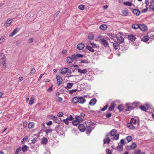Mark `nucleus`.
Returning <instances> with one entry per match:
<instances>
[{"label":"nucleus","mask_w":154,"mask_h":154,"mask_svg":"<svg viewBox=\"0 0 154 154\" xmlns=\"http://www.w3.org/2000/svg\"><path fill=\"white\" fill-rule=\"evenodd\" d=\"M130 122L134 125L136 126V128H137L139 125V121L138 119H134L133 118H132L130 121Z\"/></svg>","instance_id":"1"},{"label":"nucleus","mask_w":154,"mask_h":154,"mask_svg":"<svg viewBox=\"0 0 154 154\" xmlns=\"http://www.w3.org/2000/svg\"><path fill=\"white\" fill-rule=\"evenodd\" d=\"M56 79L57 80V85H59L62 82L63 79L59 75H57L56 76Z\"/></svg>","instance_id":"2"},{"label":"nucleus","mask_w":154,"mask_h":154,"mask_svg":"<svg viewBox=\"0 0 154 154\" xmlns=\"http://www.w3.org/2000/svg\"><path fill=\"white\" fill-rule=\"evenodd\" d=\"M114 42H111V43H112L113 44V47L114 48L117 50L119 49L120 46L118 42L116 41L115 40H114Z\"/></svg>","instance_id":"3"},{"label":"nucleus","mask_w":154,"mask_h":154,"mask_svg":"<svg viewBox=\"0 0 154 154\" xmlns=\"http://www.w3.org/2000/svg\"><path fill=\"white\" fill-rule=\"evenodd\" d=\"M13 21V19H8L5 23L4 26L6 27H8L11 24Z\"/></svg>","instance_id":"4"},{"label":"nucleus","mask_w":154,"mask_h":154,"mask_svg":"<svg viewBox=\"0 0 154 154\" xmlns=\"http://www.w3.org/2000/svg\"><path fill=\"white\" fill-rule=\"evenodd\" d=\"M116 38L119 44L122 43L124 42V39L122 36L120 35L118 36Z\"/></svg>","instance_id":"5"},{"label":"nucleus","mask_w":154,"mask_h":154,"mask_svg":"<svg viewBox=\"0 0 154 154\" xmlns=\"http://www.w3.org/2000/svg\"><path fill=\"white\" fill-rule=\"evenodd\" d=\"M127 127L130 129L131 130H134L136 128V126H134L131 122L128 123L127 125Z\"/></svg>","instance_id":"6"},{"label":"nucleus","mask_w":154,"mask_h":154,"mask_svg":"<svg viewBox=\"0 0 154 154\" xmlns=\"http://www.w3.org/2000/svg\"><path fill=\"white\" fill-rule=\"evenodd\" d=\"M139 28L140 29L143 31H146L147 29V28L146 26L144 24L140 25Z\"/></svg>","instance_id":"7"},{"label":"nucleus","mask_w":154,"mask_h":154,"mask_svg":"<svg viewBox=\"0 0 154 154\" xmlns=\"http://www.w3.org/2000/svg\"><path fill=\"white\" fill-rule=\"evenodd\" d=\"M103 45L106 47H109V44L107 41L105 39H102L100 42Z\"/></svg>","instance_id":"8"},{"label":"nucleus","mask_w":154,"mask_h":154,"mask_svg":"<svg viewBox=\"0 0 154 154\" xmlns=\"http://www.w3.org/2000/svg\"><path fill=\"white\" fill-rule=\"evenodd\" d=\"M136 146L137 145L136 143L133 142L131 145L127 146V149H134L136 147Z\"/></svg>","instance_id":"9"},{"label":"nucleus","mask_w":154,"mask_h":154,"mask_svg":"<svg viewBox=\"0 0 154 154\" xmlns=\"http://www.w3.org/2000/svg\"><path fill=\"white\" fill-rule=\"evenodd\" d=\"M107 35L110 38H109V40L110 42H112V41H114V38L115 37V35L114 34H112L111 33H109L107 34Z\"/></svg>","instance_id":"10"},{"label":"nucleus","mask_w":154,"mask_h":154,"mask_svg":"<svg viewBox=\"0 0 154 154\" xmlns=\"http://www.w3.org/2000/svg\"><path fill=\"white\" fill-rule=\"evenodd\" d=\"M86 101V100L83 97H79L78 103L80 104H83Z\"/></svg>","instance_id":"11"},{"label":"nucleus","mask_w":154,"mask_h":154,"mask_svg":"<svg viewBox=\"0 0 154 154\" xmlns=\"http://www.w3.org/2000/svg\"><path fill=\"white\" fill-rule=\"evenodd\" d=\"M68 71V68H62L60 72V73L63 75L66 74Z\"/></svg>","instance_id":"12"},{"label":"nucleus","mask_w":154,"mask_h":154,"mask_svg":"<svg viewBox=\"0 0 154 154\" xmlns=\"http://www.w3.org/2000/svg\"><path fill=\"white\" fill-rule=\"evenodd\" d=\"M79 130L82 132H84L85 130V127L83 124L79 125L78 127Z\"/></svg>","instance_id":"13"},{"label":"nucleus","mask_w":154,"mask_h":154,"mask_svg":"<svg viewBox=\"0 0 154 154\" xmlns=\"http://www.w3.org/2000/svg\"><path fill=\"white\" fill-rule=\"evenodd\" d=\"M97 102V100L95 98H93L90 101L89 103V104L91 106H93Z\"/></svg>","instance_id":"14"},{"label":"nucleus","mask_w":154,"mask_h":154,"mask_svg":"<svg viewBox=\"0 0 154 154\" xmlns=\"http://www.w3.org/2000/svg\"><path fill=\"white\" fill-rule=\"evenodd\" d=\"M116 105L115 103L112 102L111 103V105L109 109V110L112 111L116 106Z\"/></svg>","instance_id":"15"},{"label":"nucleus","mask_w":154,"mask_h":154,"mask_svg":"<svg viewBox=\"0 0 154 154\" xmlns=\"http://www.w3.org/2000/svg\"><path fill=\"white\" fill-rule=\"evenodd\" d=\"M19 31V30H18L17 28H16L14 31L12 32L9 35V36L12 37L14 35L17 33L18 31Z\"/></svg>","instance_id":"16"},{"label":"nucleus","mask_w":154,"mask_h":154,"mask_svg":"<svg viewBox=\"0 0 154 154\" xmlns=\"http://www.w3.org/2000/svg\"><path fill=\"white\" fill-rule=\"evenodd\" d=\"M128 38L129 40L132 42L134 41L136 39V37L133 35H129Z\"/></svg>","instance_id":"17"},{"label":"nucleus","mask_w":154,"mask_h":154,"mask_svg":"<svg viewBox=\"0 0 154 154\" xmlns=\"http://www.w3.org/2000/svg\"><path fill=\"white\" fill-rule=\"evenodd\" d=\"M79 97H74L72 100V102L74 104H76L78 103Z\"/></svg>","instance_id":"18"},{"label":"nucleus","mask_w":154,"mask_h":154,"mask_svg":"<svg viewBox=\"0 0 154 154\" xmlns=\"http://www.w3.org/2000/svg\"><path fill=\"white\" fill-rule=\"evenodd\" d=\"M84 45L82 43H79L78 45L77 46V48L79 50H82L84 48Z\"/></svg>","instance_id":"19"},{"label":"nucleus","mask_w":154,"mask_h":154,"mask_svg":"<svg viewBox=\"0 0 154 154\" xmlns=\"http://www.w3.org/2000/svg\"><path fill=\"white\" fill-rule=\"evenodd\" d=\"M92 130V128L90 126H88L86 128V133L87 134H89L90 132H91Z\"/></svg>","instance_id":"20"},{"label":"nucleus","mask_w":154,"mask_h":154,"mask_svg":"<svg viewBox=\"0 0 154 154\" xmlns=\"http://www.w3.org/2000/svg\"><path fill=\"white\" fill-rule=\"evenodd\" d=\"M132 12L134 14L138 16L140 14V11L139 10L134 9L133 10Z\"/></svg>","instance_id":"21"},{"label":"nucleus","mask_w":154,"mask_h":154,"mask_svg":"<svg viewBox=\"0 0 154 154\" xmlns=\"http://www.w3.org/2000/svg\"><path fill=\"white\" fill-rule=\"evenodd\" d=\"M128 13V9H125L123 10L122 11V14L123 16H127Z\"/></svg>","instance_id":"22"},{"label":"nucleus","mask_w":154,"mask_h":154,"mask_svg":"<svg viewBox=\"0 0 154 154\" xmlns=\"http://www.w3.org/2000/svg\"><path fill=\"white\" fill-rule=\"evenodd\" d=\"M73 85V84L72 83H68L67 86L65 87V88L66 89H70Z\"/></svg>","instance_id":"23"},{"label":"nucleus","mask_w":154,"mask_h":154,"mask_svg":"<svg viewBox=\"0 0 154 154\" xmlns=\"http://www.w3.org/2000/svg\"><path fill=\"white\" fill-rule=\"evenodd\" d=\"M48 140L47 138L44 137L42 140L41 143L42 144H45L47 143Z\"/></svg>","instance_id":"24"},{"label":"nucleus","mask_w":154,"mask_h":154,"mask_svg":"<svg viewBox=\"0 0 154 154\" xmlns=\"http://www.w3.org/2000/svg\"><path fill=\"white\" fill-rule=\"evenodd\" d=\"M34 126V124L33 122H29L28 125V127L29 129H31L33 128Z\"/></svg>","instance_id":"25"},{"label":"nucleus","mask_w":154,"mask_h":154,"mask_svg":"<svg viewBox=\"0 0 154 154\" xmlns=\"http://www.w3.org/2000/svg\"><path fill=\"white\" fill-rule=\"evenodd\" d=\"M107 26L105 24H103L100 25V28L102 30H105L107 28Z\"/></svg>","instance_id":"26"},{"label":"nucleus","mask_w":154,"mask_h":154,"mask_svg":"<svg viewBox=\"0 0 154 154\" xmlns=\"http://www.w3.org/2000/svg\"><path fill=\"white\" fill-rule=\"evenodd\" d=\"M149 38L148 36H144L142 38V40L144 42H147Z\"/></svg>","instance_id":"27"},{"label":"nucleus","mask_w":154,"mask_h":154,"mask_svg":"<svg viewBox=\"0 0 154 154\" xmlns=\"http://www.w3.org/2000/svg\"><path fill=\"white\" fill-rule=\"evenodd\" d=\"M78 72L82 74H85L87 72V71L86 69H78Z\"/></svg>","instance_id":"28"},{"label":"nucleus","mask_w":154,"mask_h":154,"mask_svg":"<svg viewBox=\"0 0 154 154\" xmlns=\"http://www.w3.org/2000/svg\"><path fill=\"white\" fill-rule=\"evenodd\" d=\"M75 120L79 121L80 122H82L83 119H82L80 116H76L75 117Z\"/></svg>","instance_id":"29"},{"label":"nucleus","mask_w":154,"mask_h":154,"mask_svg":"<svg viewBox=\"0 0 154 154\" xmlns=\"http://www.w3.org/2000/svg\"><path fill=\"white\" fill-rule=\"evenodd\" d=\"M87 49L91 52H93L94 51V50L90 46L87 45L86 46Z\"/></svg>","instance_id":"30"},{"label":"nucleus","mask_w":154,"mask_h":154,"mask_svg":"<svg viewBox=\"0 0 154 154\" xmlns=\"http://www.w3.org/2000/svg\"><path fill=\"white\" fill-rule=\"evenodd\" d=\"M116 130L115 129H113L111 131L110 133L111 136H113L116 134Z\"/></svg>","instance_id":"31"},{"label":"nucleus","mask_w":154,"mask_h":154,"mask_svg":"<svg viewBox=\"0 0 154 154\" xmlns=\"http://www.w3.org/2000/svg\"><path fill=\"white\" fill-rule=\"evenodd\" d=\"M28 148L27 146L24 145L22 146L21 149L23 152H25L27 151Z\"/></svg>","instance_id":"32"},{"label":"nucleus","mask_w":154,"mask_h":154,"mask_svg":"<svg viewBox=\"0 0 154 154\" xmlns=\"http://www.w3.org/2000/svg\"><path fill=\"white\" fill-rule=\"evenodd\" d=\"M110 141V139L109 138H106L104 139L103 141L104 143L103 144H105L106 143L107 144H109V142Z\"/></svg>","instance_id":"33"},{"label":"nucleus","mask_w":154,"mask_h":154,"mask_svg":"<svg viewBox=\"0 0 154 154\" xmlns=\"http://www.w3.org/2000/svg\"><path fill=\"white\" fill-rule=\"evenodd\" d=\"M90 45H91L92 46V47L94 48H97L98 47V45H96L95 44H94L92 42H89Z\"/></svg>","instance_id":"34"},{"label":"nucleus","mask_w":154,"mask_h":154,"mask_svg":"<svg viewBox=\"0 0 154 154\" xmlns=\"http://www.w3.org/2000/svg\"><path fill=\"white\" fill-rule=\"evenodd\" d=\"M148 36H150V38H153L152 37H154V32H150L148 33Z\"/></svg>","instance_id":"35"},{"label":"nucleus","mask_w":154,"mask_h":154,"mask_svg":"<svg viewBox=\"0 0 154 154\" xmlns=\"http://www.w3.org/2000/svg\"><path fill=\"white\" fill-rule=\"evenodd\" d=\"M88 39L92 40L94 38V35L92 33H89L88 35Z\"/></svg>","instance_id":"36"},{"label":"nucleus","mask_w":154,"mask_h":154,"mask_svg":"<svg viewBox=\"0 0 154 154\" xmlns=\"http://www.w3.org/2000/svg\"><path fill=\"white\" fill-rule=\"evenodd\" d=\"M3 63H2V69H4L6 67V61L5 59H3Z\"/></svg>","instance_id":"37"},{"label":"nucleus","mask_w":154,"mask_h":154,"mask_svg":"<svg viewBox=\"0 0 154 154\" xmlns=\"http://www.w3.org/2000/svg\"><path fill=\"white\" fill-rule=\"evenodd\" d=\"M80 122L77 120H75L72 122V124L75 126H77L79 124Z\"/></svg>","instance_id":"38"},{"label":"nucleus","mask_w":154,"mask_h":154,"mask_svg":"<svg viewBox=\"0 0 154 154\" xmlns=\"http://www.w3.org/2000/svg\"><path fill=\"white\" fill-rule=\"evenodd\" d=\"M123 4L125 5L130 6L132 5V4L129 2L127 1L124 2L123 3Z\"/></svg>","instance_id":"39"},{"label":"nucleus","mask_w":154,"mask_h":154,"mask_svg":"<svg viewBox=\"0 0 154 154\" xmlns=\"http://www.w3.org/2000/svg\"><path fill=\"white\" fill-rule=\"evenodd\" d=\"M34 102V97H32L30 98V100L29 101V105H32L33 103Z\"/></svg>","instance_id":"40"},{"label":"nucleus","mask_w":154,"mask_h":154,"mask_svg":"<svg viewBox=\"0 0 154 154\" xmlns=\"http://www.w3.org/2000/svg\"><path fill=\"white\" fill-rule=\"evenodd\" d=\"M66 61L67 63H71L73 62L72 57H67Z\"/></svg>","instance_id":"41"},{"label":"nucleus","mask_w":154,"mask_h":154,"mask_svg":"<svg viewBox=\"0 0 154 154\" xmlns=\"http://www.w3.org/2000/svg\"><path fill=\"white\" fill-rule=\"evenodd\" d=\"M128 103H127L126 104V106H127V108L126 109V111H130L133 109V107L132 106H128Z\"/></svg>","instance_id":"42"},{"label":"nucleus","mask_w":154,"mask_h":154,"mask_svg":"<svg viewBox=\"0 0 154 154\" xmlns=\"http://www.w3.org/2000/svg\"><path fill=\"white\" fill-rule=\"evenodd\" d=\"M140 25L137 24H134L132 25V28L135 29H137L139 28Z\"/></svg>","instance_id":"43"},{"label":"nucleus","mask_w":154,"mask_h":154,"mask_svg":"<svg viewBox=\"0 0 154 154\" xmlns=\"http://www.w3.org/2000/svg\"><path fill=\"white\" fill-rule=\"evenodd\" d=\"M53 120L56 123L59 124L60 123V121L58 119L57 117H54L53 118Z\"/></svg>","instance_id":"44"},{"label":"nucleus","mask_w":154,"mask_h":154,"mask_svg":"<svg viewBox=\"0 0 154 154\" xmlns=\"http://www.w3.org/2000/svg\"><path fill=\"white\" fill-rule=\"evenodd\" d=\"M119 134H116L114 136H113V139L116 140H118L119 138Z\"/></svg>","instance_id":"45"},{"label":"nucleus","mask_w":154,"mask_h":154,"mask_svg":"<svg viewBox=\"0 0 154 154\" xmlns=\"http://www.w3.org/2000/svg\"><path fill=\"white\" fill-rule=\"evenodd\" d=\"M35 70L34 68H33L31 69L30 74L31 75H33L35 72Z\"/></svg>","instance_id":"46"},{"label":"nucleus","mask_w":154,"mask_h":154,"mask_svg":"<svg viewBox=\"0 0 154 154\" xmlns=\"http://www.w3.org/2000/svg\"><path fill=\"white\" fill-rule=\"evenodd\" d=\"M84 5H81L78 6V8L81 10H83L84 9Z\"/></svg>","instance_id":"47"},{"label":"nucleus","mask_w":154,"mask_h":154,"mask_svg":"<svg viewBox=\"0 0 154 154\" xmlns=\"http://www.w3.org/2000/svg\"><path fill=\"white\" fill-rule=\"evenodd\" d=\"M132 139V138L131 136H128L127 137L126 139L128 142L131 141Z\"/></svg>","instance_id":"48"},{"label":"nucleus","mask_w":154,"mask_h":154,"mask_svg":"<svg viewBox=\"0 0 154 154\" xmlns=\"http://www.w3.org/2000/svg\"><path fill=\"white\" fill-rule=\"evenodd\" d=\"M52 130L51 129H47L45 130V132L46 134H48L51 132Z\"/></svg>","instance_id":"49"},{"label":"nucleus","mask_w":154,"mask_h":154,"mask_svg":"<svg viewBox=\"0 0 154 154\" xmlns=\"http://www.w3.org/2000/svg\"><path fill=\"white\" fill-rule=\"evenodd\" d=\"M68 120L72 121L73 119V118L71 115H70L66 119Z\"/></svg>","instance_id":"50"},{"label":"nucleus","mask_w":154,"mask_h":154,"mask_svg":"<svg viewBox=\"0 0 154 154\" xmlns=\"http://www.w3.org/2000/svg\"><path fill=\"white\" fill-rule=\"evenodd\" d=\"M5 40V37L4 36H2L0 39V44L2 43Z\"/></svg>","instance_id":"51"},{"label":"nucleus","mask_w":154,"mask_h":154,"mask_svg":"<svg viewBox=\"0 0 154 154\" xmlns=\"http://www.w3.org/2000/svg\"><path fill=\"white\" fill-rule=\"evenodd\" d=\"M72 60H76L78 58L77 54L76 55L74 54L72 55Z\"/></svg>","instance_id":"52"},{"label":"nucleus","mask_w":154,"mask_h":154,"mask_svg":"<svg viewBox=\"0 0 154 154\" xmlns=\"http://www.w3.org/2000/svg\"><path fill=\"white\" fill-rule=\"evenodd\" d=\"M0 57H1V59L3 60V59H5V56L4 54L1 53L0 54Z\"/></svg>","instance_id":"53"},{"label":"nucleus","mask_w":154,"mask_h":154,"mask_svg":"<svg viewBox=\"0 0 154 154\" xmlns=\"http://www.w3.org/2000/svg\"><path fill=\"white\" fill-rule=\"evenodd\" d=\"M77 90L76 89H72L70 90L69 91V93L70 94H72L75 92Z\"/></svg>","instance_id":"54"},{"label":"nucleus","mask_w":154,"mask_h":154,"mask_svg":"<svg viewBox=\"0 0 154 154\" xmlns=\"http://www.w3.org/2000/svg\"><path fill=\"white\" fill-rule=\"evenodd\" d=\"M88 62L86 60H81L80 62L79 63L80 64L82 63H87Z\"/></svg>","instance_id":"55"},{"label":"nucleus","mask_w":154,"mask_h":154,"mask_svg":"<svg viewBox=\"0 0 154 154\" xmlns=\"http://www.w3.org/2000/svg\"><path fill=\"white\" fill-rule=\"evenodd\" d=\"M118 109L120 111H122L123 109V106L121 105H119L118 106Z\"/></svg>","instance_id":"56"},{"label":"nucleus","mask_w":154,"mask_h":154,"mask_svg":"<svg viewBox=\"0 0 154 154\" xmlns=\"http://www.w3.org/2000/svg\"><path fill=\"white\" fill-rule=\"evenodd\" d=\"M108 106V104H107L106 105L104 106L103 108L101 109V111H104L107 109Z\"/></svg>","instance_id":"57"},{"label":"nucleus","mask_w":154,"mask_h":154,"mask_svg":"<svg viewBox=\"0 0 154 154\" xmlns=\"http://www.w3.org/2000/svg\"><path fill=\"white\" fill-rule=\"evenodd\" d=\"M98 38L99 39V41L101 42V40L102 39H104V37L101 35H99L98 37Z\"/></svg>","instance_id":"58"},{"label":"nucleus","mask_w":154,"mask_h":154,"mask_svg":"<svg viewBox=\"0 0 154 154\" xmlns=\"http://www.w3.org/2000/svg\"><path fill=\"white\" fill-rule=\"evenodd\" d=\"M21 150V148L20 147L17 148L15 154H18V153Z\"/></svg>","instance_id":"59"},{"label":"nucleus","mask_w":154,"mask_h":154,"mask_svg":"<svg viewBox=\"0 0 154 154\" xmlns=\"http://www.w3.org/2000/svg\"><path fill=\"white\" fill-rule=\"evenodd\" d=\"M37 139V137H34L33 138L32 140V143H34L36 141Z\"/></svg>","instance_id":"60"},{"label":"nucleus","mask_w":154,"mask_h":154,"mask_svg":"<svg viewBox=\"0 0 154 154\" xmlns=\"http://www.w3.org/2000/svg\"><path fill=\"white\" fill-rule=\"evenodd\" d=\"M68 120H67L66 119H65L63 120V121L64 123L67 125H68L69 123V122L68 121Z\"/></svg>","instance_id":"61"},{"label":"nucleus","mask_w":154,"mask_h":154,"mask_svg":"<svg viewBox=\"0 0 154 154\" xmlns=\"http://www.w3.org/2000/svg\"><path fill=\"white\" fill-rule=\"evenodd\" d=\"M63 115V113L62 112H59L58 114V116L59 117H61Z\"/></svg>","instance_id":"62"},{"label":"nucleus","mask_w":154,"mask_h":154,"mask_svg":"<svg viewBox=\"0 0 154 154\" xmlns=\"http://www.w3.org/2000/svg\"><path fill=\"white\" fill-rule=\"evenodd\" d=\"M106 154H112V152L108 149H106Z\"/></svg>","instance_id":"63"},{"label":"nucleus","mask_w":154,"mask_h":154,"mask_svg":"<svg viewBox=\"0 0 154 154\" xmlns=\"http://www.w3.org/2000/svg\"><path fill=\"white\" fill-rule=\"evenodd\" d=\"M141 151L140 150H136L134 152V154H140Z\"/></svg>","instance_id":"64"}]
</instances>
